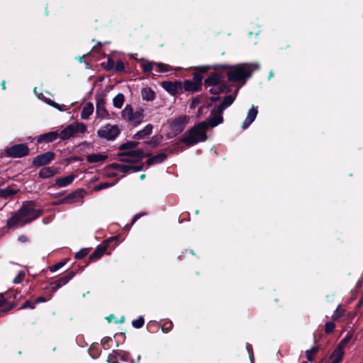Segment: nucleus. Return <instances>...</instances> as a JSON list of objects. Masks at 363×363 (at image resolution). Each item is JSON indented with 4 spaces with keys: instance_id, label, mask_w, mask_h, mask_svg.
<instances>
[{
    "instance_id": "1",
    "label": "nucleus",
    "mask_w": 363,
    "mask_h": 363,
    "mask_svg": "<svg viewBox=\"0 0 363 363\" xmlns=\"http://www.w3.org/2000/svg\"><path fill=\"white\" fill-rule=\"evenodd\" d=\"M41 211L35 208L34 203L28 201L7 221L9 228L22 226L38 218L41 215Z\"/></svg>"
},
{
    "instance_id": "2",
    "label": "nucleus",
    "mask_w": 363,
    "mask_h": 363,
    "mask_svg": "<svg viewBox=\"0 0 363 363\" xmlns=\"http://www.w3.org/2000/svg\"><path fill=\"white\" fill-rule=\"evenodd\" d=\"M206 125V122L194 125L182 135L181 141L189 147L206 141L208 138Z\"/></svg>"
},
{
    "instance_id": "3",
    "label": "nucleus",
    "mask_w": 363,
    "mask_h": 363,
    "mask_svg": "<svg viewBox=\"0 0 363 363\" xmlns=\"http://www.w3.org/2000/svg\"><path fill=\"white\" fill-rule=\"evenodd\" d=\"M259 69L257 63H243L235 66L228 74L231 82H239L250 77L251 73Z\"/></svg>"
},
{
    "instance_id": "4",
    "label": "nucleus",
    "mask_w": 363,
    "mask_h": 363,
    "mask_svg": "<svg viewBox=\"0 0 363 363\" xmlns=\"http://www.w3.org/2000/svg\"><path fill=\"white\" fill-rule=\"evenodd\" d=\"M121 117L131 125L136 127L144 120V110L142 108L134 110L131 105L127 104L121 111Z\"/></svg>"
},
{
    "instance_id": "5",
    "label": "nucleus",
    "mask_w": 363,
    "mask_h": 363,
    "mask_svg": "<svg viewBox=\"0 0 363 363\" xmlns=\"http://www.w3.org/2000/svg\"><path fill=\"white\" fill-rule=\"evenodd\" d=\"M86 130V125L82 123H74L68 125L58 133V137L62 140H68L79 133L84 134Z\"/></svg>"
},
{
    "instance_id": "6",
    "label": "nucleus",
    "mask_w": 363,
    "mask_h": 363,
    "mask_svg": "<svg viewBox=\"0 0 363 363\" xmlns=\"http://www.w3.org/2000/svg\"><path fill=\"white\" fill-rule=\"evenodd\" d=\"M97 136L108 141L114 140L121 133L117 125L106 124L97 130Z\"/></svg>"
},
{
    "instance_id": "7",
    "label": "nucleus",
    "mask_w": 363,
    "mask_h": 363,
    "mask_svg": "<svg viewBox=\"0 0 363 363\" xmlns=\"http://www.w3.org/2000/svg\"><path fill=\"white\" fill-rule=\"evenodd\" d=\"M189 117L186 115L180 116L178 118L172 120L169 123L170 133L174 136L179 134L183 131L186 125L189 122Z\"/></svg>"
},
{
    "instance_id": "8",
    "label": "nucleus",
    "mask_w": 363,
    "mask_h": 363,
    "mask_svg": "<svg viewBox=\"0 0 363 363\" xmlns=\"http://www.w3.org/2000/svg\"><path fill=\"white\" fill-rule=\"evenodd\" d=\"M5 151L9 157L20 158L26 156L29 152V149L24 144H18L6 148Z\"/></svg>"
},
{
    "instance_id": "9",
    "label": "nucleus",
    "mask_w": 363,
    "mask_h": 363,
    "mask_svg": "<svg viewBox=\"0 0 363 363\" xmlns=\"http://www.w3.org/2000/svg\"><path fill=\"white\" fill-rule=\"evenodd\" d=\"M108 363H135L129 359V354L125 352L113 350L108 357Z\"/></svg>"
},
{
    "instance_id": "10",
    "label": "nucleus",
    "mask_w": 363,
    "mask_h": 363,
    "mask_svg": "<svg viewBox=\"0 0 363 363\" xmlns=\"http://www.w3.org/2000/svg\"><path fill=\"white\" fill-rule=\"evenodd\" d=\"M55 158V154L52 152H46L37 155L33 160V164L35 167H41L49 164Z\"/></svg>"
},
{
    "instance_id": "11",
    "label": "nucleus",
    "mask_w": 363,
    "mask_h": 363,
    "mask_svg": "<svg viewBox=\"0 0 363 363\" xmlns=\"http://www.w3.org/2000/svg\"><path fill=\"white\" fill-rule=\"evenodd\" d=\"M111 168L116 169L118 172L128 173L130 172H136L142 169V165H133L131 164H119L113 163L110 165Z\"/></svg>"
},
{
    "instance_id": "12",
    "label": "nucleus",
    "mask_w": 363,
    "mask_h": 363,
    "mask_svg": "<svg viewBox=\"0 0 363 363\" xmlns=\"http://www.w3.org/2000/svg\"><path fill=\"white\" fill-rule=\"evenodd\" d=\"M223 118L222 116V113L218 112V108H214L212 110L211 116H209L207 121L204 122L206 123V128L210 126L211 128H214L218 125L223 123Z\"/></svg>"
},
{
    "instance_id": "13",
    "label": "nucleus",
    "mask_w": 363,
    "mask_h": 363,
    "mask_svg": "<svg viewBox=\"0 0 363 363\" xmlns=\"http://www.w3.org/2000/svg\"><path fill=\"white\" fill-rule=\"evenodd\" d=\"M96 115V121L97 120V118H100L101 120H108L111 118L110 114L105 107V101L102 99L97 100Z\"/></svg>"
},
{
    "instance_id": "14",
    "label": "nucleus",
    "mask_w": 363,
    "mask_h": 363,
    "mask_svg": "<svg viewBox=\"0 0 363 363\" xmlns=\"http://www.w3.org/2000/svg\"><path fill=\"white\" fill-rule=\"evenodd\" d=\"M75 276V272L72 271L69 272L67 275L63 276L56 280L55 281L51 283L50 288L51 290L55 292L61 288L62 286L65 285Z\"/></svg>"
},
{
    "instance_id": "15",
    "label": "nucleus",
    "mask_w": 363,
    "mask_h": 363,
    "mask_svg": "<svg viewBox=\"0 0 363 363\" xmlns=\"http://www.w3.org/2000/svg\"><path fill=\"white\" fill-rule=\"evenodd\" d=\"M202 78L197 74H194V81L185 80L184 82V88L186 91H196L201 86Z\"/></svg>"
},
{
    "instance_id": "16",
    "label": "nucleus",
    "mask_w": 363,
    "mask_h": 363,
    "mask_svg": "<svg viewBox=\"0 0 363 363\" xmlns=\"http://www.w3.org/2000/svg\"><path fill=\"white\" fill-rule=\"evenodd\" d=\"M162 87L168 93L171 94L172 95L177 94L178 93L179 87L181 85L180 82H169V81H165L162 82Z\"/></svg>"
},
{
    "instance_id": "17",
    "label": "nucleus",
    "mask_w": 363,
    "mask_h": 363,
    "mask_svg": "<svg viewBox=\"0 0 363 363\" xmlns=\"http://www.w3.org/2000/svg\"><path fill=\"white\" fill-rule=\"evenodd\" d=\"M257 113H258L257 108H255V106H252L249 110V111L247 113V116L242 125V129L247 128L252 123V122L256 118Z\"/></svg>"
},
{
    "instance_id": "18",
    "label": "nucleus",
    "mask_w": 363,
    "mask_h": 363,
    "mask_svg": "<svg viewBox=\"0 0 363 363\" xmlns=\"http://www.w3.org/2000/svg\"><path fill=\"white\" fill-rule=\"evenodd\" d=\"M58 173V169L55 167H47L42 168L39 173L38 176L42 179H48L50 178Z\"/></svg>"
},
{
    "instance_id": "19",
    "label": "nucleus",
    "mask_w": 363,
    "mask_h": 363,
    "mask_svg": "<svg viewBox=\"0 0 363 363\" xmlns=\"http://www.w3.org/2000/svg\"><path fill=\"white\" fill-rule=\"evenodd\" d=\"M344 354V349L337 346L330 357L329 363H340Z\"/></svg>"
},
{
    "instance_id": "20",
    "label": "nucleus",
    "mask_w": 363,
    "mask_h": 363,
    "mask_svg": "<svg viewBox=\"0 0 363 363\" xmlns=\"http://www.w3.org/2000/svg\"><path fill=\"white\" fill-rule=\"evenodd\" d=\"M75 176L73 174L67 175L63 177L57 178L55 184L59 187L62 188L69 185L74 179Z\"/></svg>"
},
{
    "instance_id": "21",
    "label": "nucleus",
    "mask_w": 363,
    "mask_h": 363,
    "mask_svg": "<svg viewBox=\"0 0 363 363\" xmlns=\"http://www.w3.org/2000/svg\"><path fill=\"white\" fill-rule=\"evenodd\" d=\"M152 131V125L147 124L143 129L138 131L134 135L133 138L135 140H141L149 136Z\"/></svg>"
},
{
    "instance_id": "22",
    "label": "nucleus",
    "mask_w": 363,
    "mask_h": 363,
    "mask_svg": "<svg viewBox=\"0 0 363 363\" xmlns=\"http://www.w3.org/2000/svg\"><path fill=\"white\" fill-rule=\"evenodd\" d=\"M58 137V133L57 132H49L47 133H44L40 135L38 138V143H41L43 142L51 143L55 140Z\"/></svg>"
},
{
    "instance_id": "23",
    "label": "nucleus",
    "mask_w": 363,
    "mask_h": 363,
    "mask_svg": "<svg viewBox=\"0 0 363 363\" xmlns=\"http://www.w3.org/2000/svg\"><path fill=\"white\" fill-rule=\"evenodd\" d=\"M94 110V104L91 102H87L83 106L80 116L84 120H87L93 113Z\"/></svg>"
},
{
    "instance_id": "24",
    "label": "nucleus",
    "mask_w": 363,
    "mask_h": 363,
    "mask_svg": "<svg viewBox=\"0 0 363 363\" xmlns=\"http://www.w3.org/2000/svg\"><path fill=\"white\" fill-rule=\"evenodd\" d=\"M108 156L101 153L91 154L86 156V161L89 163L102 162L107 159Z\"/></svg>"
},
{
    "instance_id": "25",
    "label": "nucleus",
    "mask_w": 363,
    "mask_h": 363,
    "mask_svg": "<svg viewBox=\"0 0 363 363\" xmlns=\"http://www.w3.org/2000/svg\"><path fill=\"white\" fill-rule=\"evenodd\" d=\"M141 96L143 99L147 101H152L155 97L154 91L150 87L143 88L141 90Z\"/></svg>"
},
{
    "instance_id": "26",
    "label": "nucleus",
    "mask_w": 363,
    "mask_h": 363,
    "mask_svg": "<svg viewBox=\"0 0 363 363\" xmlns=\"http://www.w3.org/2000/svg\"><path fill=\"white\" fill-rule=\"evenodd\" d=\"M129 156L131 158V160L133 162V163H135L139 162L146 155L142 150L138 149L135 150H130Z\"/></svg>"
},
{
    "instance_id": "27",
    "label": "nucleus",
    "mask_w": 363,
    "mask_h": 363,
    "mask_svg": "<svg viewBox=\"0 0 363 363\" xmlns=\"http://www.w3.org/2000/svg\"><path fill=\"white\" fill-rule=\"evenodd\" d=\"M235 98L231 95L226 96L222 103L218 106V112L223 113V111L230 106L234 101Z\"/></svg>"
},
{
    "instance_id": "28",
    "label": "nucleus",
    "mask_w": 363,
    "mask_h": 363,
    "mask_svg": "<svg viewBox=\"0 0 363 363\" xmlns=\"http://www.w3.org/2000/svg\"><path fill=\"white\" fill-rule=\"evenodd\" d=\"M107 245L98 246L94 252L90 255L89 259L91 261H95L99 259L106 252Z\"/></svg>"
},
{
    "instance_id": "29",
    "label": "nucleus",
    "mask_w": 363,
    "mask_h": 363,
    "mask_svg": "<svg viewBox=\"0 0 363 363\" xmlns=\"http://www.w3.org/2000/svg\"><path fill=\"white\" fill-rule=\"evenodd\" d=\"M220 79L221 77L218 74H214L211 76H209L206 80H205V85L206 86H212L214 85H217L220 83Z\"/></svg>"
},
{
    "instance_id": "30",
    "label": "nucleus",
    "mask_w": 363,
    "mask_h": 363,
    "mask_svg": "<svg viewBox=\"0 0 363 363\" xmlns=\"http://www.w3.org/2000/svg\"><path fill=\"white\" fill-rule=\"evenodd\" d=\"M83 197V191L82 190H77L74 192H72L69 194L68 196L62 199L60 203H71V200L75 199V198H82Z\"/></svg>"
},
{
    "instance_id": "31",
    "label": "nucleus",
    "mask_w": 363,
    "mask_h": 363,
    "mask_svg": "<svg viewBox=\"0 0 363 363\" xmlns=\"http://www.w3.org/2000/svg\"><path fill=\"white\" fill-rule=\"evenodd\" d=\"M167 158V155L164 153H160L155 155L147 160V165H152L154 164H158L162 162Z\"/></svg>"
},
{
    "instance_id": "32",
    "label": "nucleus",
    "mask_w": 363,
    "mask_h": 363,
    "mask_svg": "<svg viewBox=\"0 0 363 363\" xmlns=\"http://www.w3.org/2000/svg\"><path fill=\"white\" fill-rule=\"evenodd\" d=\"M228 91V88L223 84L212 86L209 89V92L213 94H218L220 93Z\"/></svg>"
},
{
    "instance_id": "33",
    "label": "nucleus",
    "mask_w": 363,
    "mask_h": 363,
    "mask_svg": "<svg viewBox=\"0 0 363 363\" xmlns=\"http://www.w3.org/2000/svg\"><path fill=\"white\" fill-rule=\"evenodd\" d=\"M44 101L46 104H48L50 106H52L53 108L59 110L60 111H66L70 108L69 107L67 108L66 106L64 104H59L48 98L45 99Z\"/></svg>"
},
{
    "instance_id": "34",
    "label": "nucleus",
    "mask_w": 363,
    "mask_h": 363,
    "mask_svg": "<svg viewBox=\"0 0 363 363\" xmlns=\"http://www.w3.org/2000/svg\"><path fill=\"white\" fill-rule=\"evenodd\" d=\"M16 192V189H13L10 187L5 189L0 188V197L6 199L14 195Z\"/></svg>"
},
{
    "instance_id": "35",
    "label": "nucleus",
    "mask_w": 363,
    "mask_h": 363,
    "mask_svg": "<svg viewBox=\"0 0 363 363\" xmlns=\"http://www.w3.org/2000/svg\"><path fill=\"white\" fill-rule=\"evenodd\" d=\"M124 103V96L123 94H117L113 99V104L117 108H121Z\"/></svg>"
},
{
    "instance_id": "36",
    "label": "nucleus",
    "mask_w": 363,
    "mask_h": 363,
    "mask_svg": "<svg viewBox=\"0 0 363 363\" xmlns=\"http://www.w3.org/2000/svg\"><path fill=\"white\" fill-rule=\"evenodd\" d=\"M346 315H346V312H345V309H343L340 306H338L336 308V310L334 311V313L332 315V319L333 320H336L341 318L345 317Z\"/></svg>"
},
{
    "instance_id": "37",
    "label": "nucleus",
    "mask_w": 363,
    "mask_h": 363,
    "mask_svg": "<svg viewBox=\"0 0 363 363\" xmlns=\"http://www.w3.org/2000/svg\"><path fill=\"white\" fill-rule=\"evenodd\" d=\"M155 67H156V72L157 73H164V72H168L172 70L171 67L169 65L164 64V63H156L155 62Z\"/></svg>"
},
{
    "instance_id": "38",
    "label": "nucleus",
    "mask_w": 363,
    "mask_h": 363,
    "mask_svg": "<svg viewBox=\"0 0 363 363\" xmlns=\"http://www.w3.org/2000/svg\"><path fill=\"white\" fill-rule=\"evenodd\" d=\"M138 143L136 142H133V141L127 142V143L121 144L119 147V150H130V149L135 147L138 145Z\"/></svg>"
},
{
    "instance_id": "39",
    "label": "nucleus",
    "mask_w": 363,
    "mask_h": 363,
    "mask_svg": "<svg viewBox=\"0 0 363 363\" xmlns=\"http://www.w3.org/2000/svg\"><path fill=\"white\" fill-rule=\"evenodd\" d=\"M155 66V62H145L142 64V68L144 72H150Z\"/></svg>"
},
{
    "instance_id": "40",
    "label": "nucleus",
    "mask_w": 363,
    "mask_h": 363,
    "mask_svg": "<svg viewBox=\"0 0 363 363\" xmlns=\"http://www.w3.org/2000/svg\"><path fill=\"white\" fill-rule=\"evenodd\" d=\"M318 350V348L317 347H313L311 348L310 350H306V355L307 357L308 361L312 362L313 361V356L317 353Z\"/></svg>"
},
{
    "instance_id": "41",
    "label": "nucleus",
    "mask_w": 363,
    "mask_h": 363,
    "mask_svg": "<svg viewBox=\"0 0 363 363\" xmlns=\"http://www.w3.org/2000/svg\"><path fill=\"white\" fill-rule=\"evenodd\" d=\"M119 155L121 157V161L123 162H127L128 164L133 163V162L131 160V158L129 156V151L120 153Z\"/></svg>"
},
{
    "instance_id": "42",
    "label": "nucleus",
    "mask_w": 363,
    "mask_h": 363,
    "mask_svg": "<svg viewBox=\"0 0 363 363\" xmlns=\"http://www.w3.org/2000/svg\"><path fill=\"white\" fill-rule=\"evenodd\" d=\"M145 320L143 317H139L138 319L132 322V325L135 328H140L143 326Z\"/></svg>"
},
{
    "instance_id": "43",
    "label": "nucleus",
    "mask_w": 363,
    "mask_h": 363,
    "mask_svg": "<svg viewBox=\"0 0 363 363\" xmlns=\"http://www.w3.org/2000/svg\"><path fill=\"white\" fill-rule=\"evenodd\" d=\"M352 339V335L347 334L345 338H343L340 342L339 343L338 346L341 347L342 349L346 346L347 343L351 340Z\"/></svg>"
},
{
    "instance_id": "44",
    "label": "nucleus",
    "mask_w": 363,
    "mask_h": 363,
    "mask_svg": "<svg viewBox=\"0 0 363 363\" xmlns=\"http://www.w3.org/2000/svg\"><path fill=\"white\" fill-rule=\"evenodd\" d=\"M25 277V272L23 271H20L18 275L14 278L13 283L14 284H21Z\"/></svg>"
},
{
    "instance_id": "45",
    "label": "nucleus",
    "mask_w": 363,
    "mask_h": 363,
    "mask_svg": "<svg viewBox=\"0 0 363 363\" xmlns=\"http://www.w3.org/2000/svg\"><path fill=\"white\" fill-rule=\"evenodd\" d=\"M112 186H113V184H111V183L103 182V183H101V184H98L97 186H96L94 189L96 191H100V190L106 189V188Z\"/></svg>"
},
{
    "instance_id": "46",
    "label": "nucleus",
    "mask_w": 363,
    "mask_h": 363,
    "mask_svg": "<svg viewBox=\"0 0 363 363\" xmlns=\"http://www.w3.org/2000/svg\"><path fill=\"white\" fill-rule=\"evenodd\" d=\"M335 324L333 322H328L325 325V330L327 333H332L335 329Z\"/></svg>"
},
{
    "instance_id": "47",
    "label": "nucleus",
    "mask_w": 363,
    "mask_h": 363,
    "mask_svg": "<svg viewBox=\"0 0 363 363\" xmlns=\"http://www.w3.org/2000/svg\"><path fill=\"white\" fill-rule=\"evenodd\" d=\"M65 264V262H58L50 267V272H55Z\"/></svg>"
},
{
    "instance_id": "48",
    "label": "nucleus",
    "mask_w": 363,
    "mask_h": 363,
    "mask_svg": "<svg viewBox=\"0 0 363 363\" xmlns=\"http://www.w3.org/2000/svg\"><path fill=\"white\" fill-rule=\"evenodd\" d=\"M115 63L114 61L111 58H108L105 65V67L108 70H111L114 68Z\"/></svg>"
},
{
    "instance_id": "49",
    "label": "nucleus",
    "mask_w": 363,
    "mask_h": 363,
    "mask_svg": "<svg viewBox=\"0 0 363 363\" xmlns=\"http://www.w3.org/2000/svg\"><path fill=\"white\" fill-rule=\"evenodd\" d=\"M116 72H122L124 70L125 67L122 61H118L114 66Z\"/></svg>"
},
{
    "instance_id": "50",
    "label": "nucleus",
    "mask_w": 363,
    "mask_h": 363,
    "mask_svg": "<svg viewBox=\"0 0 363 363\" xmlns=\"http://www.w3.org/2000/svg\"><path fill=\"white\" fill-rule=\"evenodd\" d=\"M87 255V251L86 250H81L77 252L75 255L76 259H82Z\"/></svg>"
},
{
    "instance_id": "51",
    "label": "nucleus",
    "mask_w": 363,
    "mask_h": 363,
    "mask_svg": "<svg viewBox=\"0 0 363 363\" xmlns=\"http://www.w3.org/2000/svg\"><path fill=\"white\" fill-rule=\"evenodd\" d=\"M172 328V323L171 322L169 323H165L162 328V330L164 333H168L171 330Z\"/></svg>"
},
{
    "instance_id": "52",
    "label": "nucleus",
    "mask_w": 363,
    "mask_h": 363,
    "mask_svg": "<svg viewBox=\"0 0 363 363\" xmlns=\"http://www.w3.org/2000/svg\"><path fill=\"white\" fill-rule=\"evenodd\" d=\"M35 303H33L31 301H26L21 306V308L23 309V308H35Z\"/></svg>"
},
{
    "instance_id": "53",
    "label": "nucleus",
    "mask_w": 363,
    "mask_h": 363,
    "mask_svg": "<svg viewBox=\"0 0 363 363\" xmlns=\"http://www.w3.org/2000/svg\"><path fill=\"white\" fill-rule=\"evenodd\" d=\"M207 112V107L206 106H203L199 108L198 111V117H201L203 114L206 113Z\"/></svg>"
},
{
    "instance_id": "54",
    "label": "nucleus",
    "mask_w": 363,
    "mask_h": 363,
    "mask_svg": "<svg viewBox=\"0 0 363 363\" xmlns=\"http://www.w3.org/2000/svg\"><path fill=\"white\" fill-rule=\"evenodd\" d=\"M200 101L198 99H194L191 103L190 107L191 108H195L199 104Z\"/></svg>"
},
{
    "instance_id": "55",
    "label": "nucleus",
    "mask_w": 363,
    "mask_h": 363,
    "mask_svg": "<svg viewBox=\"0 0 363 363\" xmlns=\"http://www.w3.org/2000/svg\"><path fill=\"white\" fill-rule=\"evenodd\" d=\"M142 216H143V213H138L135 215L132 219V224L134 223L137 220H138Z\"/></svg>"
},
{
    "instance_id": "56",
    "label": "nucleus",
    "mask_w": 363,
    "mask_h": 363,
    "mask_svg": "<svg viewBox=\"0 0 363 363\" xmlns=\"http://www.w3.org/2000/svg\"><path fill=\"white\" fill-rule=\"evenodd\" d=\"M196 69L200 71V72H206L208 69V67L201 66V67H196Z\"/></svg>"
},
{
    "instance_id": "57",
    "label": "nucleus",
    "mask_w": 363,
    "mask_h": 363,
    "mask_svg": "<svg viewBox=\"0 0 363 363\" xmlns=\"http://www.w3.org/2000/svg\"><path fill=\"white\" fill-rule=\"evenodd\" d=\"M18 240L21 242H25L27 241V238L25 236V235H21L19 238H18Z\"/></svg>"
},
{
    "instance_id": "58",
    "label": "nucleus",
    "mask_w": 363,
    "mask_h": 363,
    "mask_svg": "<svg viewBox=\"0 0 363 363\" xmlns=\"http://www.w3.org/2000/svg\"><path fill=\"white\" fill-rule=\"evenodd\" d=\"M46 301V298H43V297H38L36 300H35V303H40V302H45Z\"/></svg>"
},
{
    "instance_id": "59",
    "label": "nucleus",
    "mask_w": 363,
    "mask_h": 363,
    "mask_svg": "<svg viewBox=\"0 0 363 363\" xmlns=\"http://www.w3.org/2000/svg\"><path fill=\"white\" fill-rule=\"evenodd\" d=\"M111 338H108V337H106V338H104L102 340H101V343L103 345H105V344H108L109 341H111Z\"/></svg>"
},
{
    "instance_id": "60",
    "label": "nucleus",
    "mask_w": 363,
    "mask_h": 363,
    "mask_svg": "<svg viewBox=\"0 0 363 363\" xmlns=\"http://www.w3.org/2000/svg\"><path fill=\"white\" fill-rule=\"evenodd\" d=\"M218 99H219V97H218V96H211V101H216V100H218Z\"/></svg>"
},
{
    "instance_id": "61",
    "label": "nucleus",
    "mask_w": 363,
    "mask_h": 363,
    "mask_svg": "<svg viewBox=\"0 0 363 363\" xmlns=\"http://www.w3.org/2000/svg\"><path fill=\"white\" fill-rule=\"evenodd\" d=\"M4 303V300H0V307L2 306Z\"/></svg>"
},
{
    "instance_id": "62",
    "label": "nucleus",
    "mask_w": 363,
    "mask_h": 363,
    "mask_svg": "<svg viewBox=\"0 0 363 363\" xmlns=\"http://www.w3.org/2000/svg\"><path fill=\"white\" fill-rule=\"evenodd\" d=\"M247 350H250V349H252V346L251 345H247Z\"/></svg>"
},
{
    "instance_id": "63",
    "label": "nucleus",
    "mask_w": 363,
    "mask_h": 363,
    "mask_svg": "<svg viewBox=\"0 0 363 363\" xmlns=\"http://www.w3.org/2000/svg\"><path fill=\"white\" fill-rule=\"evenodd\" d=\"M140 178H141V179H143L145 178V174H142V175L140 176Z\"/></svg>"
},
{
    "instance_id": "64",
    "label": "nucleus",
    "mask_w": 363,
    "mask_h": 363,
    "mask_svg": "<svg viewBox=\"0 0 363 363\" xmlns=\"http://www.w3.org/2000/svg\"><path fill=\"white\" fill-rule=\"evenodd\" d=\"M140 356L138 355V362L140 361Z\"/></svg>"
}]
</instances>
